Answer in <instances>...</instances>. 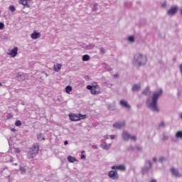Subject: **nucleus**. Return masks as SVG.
<instances>
[{
  "label": "nucleus",
  "mask_w": 182,
  "mask_h": 182,
  "mask_svg": "<svg viewBox=\"0 0 182 182\" xmlns=\"http://www.w3.org/2000/svg\"><path fill=\"white\" fill-rule=\"evenodd\" d=\"M163 95V90L160 89L158 91H155L153 93V95L151 97V99H147L146 100V106L152 110V112H156V113H159L160 112V109L159 108V106H157V102L159 100V97Z\"/></svg>",
  "instance_id": "nucleus-1"
},
{
  "label": "nucleus",
  "mask_w": 182,
  "mask_h": 182,
  "mask_svg": "<svg viewBox=\"0 0 182 182\" xmlns=\"http://www.w3.org/2000/svg\"><path fill=\"white\" fill-rule=\"evenodd\" d=\"M132 63L135 66H143L147 63V57L140 53H136L134 55Z\"/></svg>",
  "instance_id": "nucleus-2"
},
{
  "label": "nucleus",
  "mask_w": 182,
  "mask_h": 182,
  "mask_svg": "<svg viewBox=\"0 0 182 182\" xmlns=\"http://www.w3.org/2000/svg\"><path fill=\"white\" fill-rule=\"evenodd\" d=\"M87 89L90 91L91 95H97L102 93V89L99 85H87Z\"/></svg>",
  "instance_id": "nucleus-3"
},
{
  "label": "nucleus",
  "mask_w": 182,
  "mask_h": 182,
  "mask_svg": "<svg viewBox=\"0 0 182 182\" xmlns=\"http://www.w3.org/2000/svg\"><path fill=\"white\" fill-rule=\"evenodd\" d=\"M38 151H39V144H35L33 147H31L28 154V159H33L36 157L38 154Z\"/></svg>",
  "instance_id": "nucleus-4"
},
{
  "label": "nucleus",
  "mask_w": 182,
  "mask_h": 182,
  "mask_svg": "<svg viewBox=\"0 0 182 182\" xmlns=\"http://www.w3.org/2000/svg\"><path fill=\"white\" fill-rule=\"evenodd\" d=\"M69 117L71 122H79V120H83V119H86V114H70Z\"/></svg>",
  "instance_id": "nucleus-5"
},
{
  "label": "nucleus",
  "mask_w": 182,
  "mask_h": 182,
  "mask_svg": "<svg viewBox=\"0 0 182 182\" xmlns=\"http://www.w3.org/2000/svg\"><path fill=\"white\" fill-rule=\"evenodd\" d=\"M122 139L125 141H129V140H132V141H136V140H137V136L134 135L132 136L130 135V134H129V132L124 131L122 133Z\"/></svg>",
  "instance_id": "nucleus-6"
},
{
  "label": "nucleus",
  "mask_w": 182,
  "mask_h": 182,
  "mask_svg": "<svg viewBox=\"0 0 182 182\" xmlns=\"http://www.w3.org/2000/svg\"><path fill=\"white\" fill-rule=\"evenodd\" d=\"M114 179H119V174H117V170L119 171H126V166L124 165H117L114 166Z\"/></svg>",
  "instance_id": "nucleus-7"
},
{
  "label": "nucleus",
  "mask_w": 182,
  "mask_h": 182,
  "mask_svg": "<svg viewBox=\"0 0 182 182\" xmlns=\"http://www.w3.org/2000/svg\"><path fill=\"white\" fill-rule=\"evenodd\" d=\"M153 166V164H151V161H147L145 163V166L142 168L141 173L142 174H146V173H149L150 171V168H151Z\"/></svg>",
  "instance_id": "nucleus-8"
},
{
  "label": "nucleus",
  "mask_w": 182,
  "mask_h": 182,
  "mask_svg": "<svg viewBox=\"0 0 182 182\" xmlns=\"http://www.w3.org/2000/svg\"><path fill=\"white\" fill-rule=\"evenodd\" d=\"M177 11H178V7L174 6L171 7V9H169L167 12V14L170 16H173L177 14Z\"/></svg>",
  "instance_id": "nucleus-9"
},
{
  "label": "nucleus",
  "mask_w": 182,
  "mask_h": 182,
  "mask_svg": "<svg viewBox=\"0 0 182 182\" xmlns=\"http://www.w3.org/2000/svg\"><path fill=\"white\" fill-rule=\"evenodd\" d=\"M126 127V122L124 121L117 122L114 124V127L116 129H123V127Z\"/></svg>",
  "instance_id": "nucleus-10"
},
{
  "label": "nucleus",
  "mask_w": 182,
  "mask_h": 182,
  "mask_svg": "<svg viewBox=\"0 0 182 182\" xmlns=\"http://www.w3.org/2000/svg\"><path fill=\"white\" fill-rule=\"evenodd\" d=\"M8 55L9 56H11V58H15L18 55V48L17 47H14L11 52L8 53Z\"/></svg>",
  "instance_id": "nucleus-11"
},
{
  "label": "nucleus",
  "mask_w": 182,
  "mask_h": 182,
  "mask_svg": "<svg viewBox=\"0 0 182 182\" xmlns=\"http://www.w3.org/2000/svg\"><path fill=\"white\" fill-rule=\"evenodd\" d=\"M119 105L124 107L125 109H130V105H129V102L124 100H122L119 101Z\"/></svg>",
  "instance_id": "nucleus-12"
},
{
  "label": "nucleus",
  "mask_w": 182,
  "mask_h": 182,
  "mask_svg": "<svg viewBox=\"0 0 182 182\" xmlns=\"http://www.w3.org/2000/svg\"><path fill=\"white\" fill-rule=\"evenodd\" d=\"M32 39H38L41 38V33L36 31H33V33L31 35Z\"/></svg>",
  "instance_id": "nucleus-13"
},
{
  "label": "nucleus",
  "mask_w": 182,
  "mask_h": 182,
  "mask_svg": "<svg viewBox=\"0 0 182 182\" xmlns=\"http://www.w3.org/2000/svg\"><path fill=\"white\" fill-rule=\"evenodd\" d=\"M171 171L175 177H180V173H178V171L175 168H171Z\"/></svg>",
  "instance_id": "nucleus-14"
},
{
  "label": "nucleus",
  "mask_w": 182,
  "mask_h": 182,
  "mask_svg": "<svg viewBox=\"0 0 182 182\" xmlns=\"http://www.w3.org/2000/svg\"><path fill=\"white\" fill-rule=\"evenodd\" d=\"M54 70L55 72H60V69H62V65L60 63H58L54 65Z\"/></svg>",
  "instance_id": "nucleus-15"
},
{
  "label": "nucleus",
  "mask_w": 182,
  "mask_h": 182,
  "mask_svg": "<svg viewBox=\"0 0 182 182\" xmlns=\"http://www.w3.org/2000/svg\"><path fill=\"white\" fill-rule=\"evenodd\" d=\"M141 89V87H140V85L135 84L132 86V92H139Z\"/></svg>",
  "instance_id": "nucleus-16"
},
{
  "label": "nucleus",
  "mask_w": 182,
  "mask_h": 182,
  "mask_svg": "<svg viewBox=\"0 0 182 182\" xmlns=\"http://www.w3.org/2000/svg\"><path fill=\"white\" fill-rule=\"evenodd\" d=\"M68 161L69 163H75V161H76V159L72 156H68Z\"/></svg>",
  "instance_id": "nucleus-17"
},
{
  "label": "nucleus",
  "mask_w": 182,
  "mask_h": 182,
  "mask_svg": "<svg viewBox=\"0 0 182 182\" xmlns=\"http://www.w3.org/2000/svg\"><path fill=\"white\" fill-rule=\"evenodd\" d=\"M37 139L39 141H42V140H45V136H43V134H39L38 136H37Z\"/></svg>",
  "instance_id": "nucleus-18"
},
{
  "label": "nucleus",
  "mask_w": 182,
  "mask_h": 182,
  "mask_svg": "<svg viewBox=\"0 0 182 182\" xmlns=\"http://www.w3.org/2000/svg\"><path fill=\"white\" fill-rule=\"evenodd\" d=\"M19 4L20 5H23V6H26V5H28V0H20Z\"/></svg>",
  "instance_id": "nucleus-19"
},
{
  "label": "nucleus",
  "mask_w": 182,
  "mask_h": 182,
  "mask_svg": "<svg viewBox=\"0 0 182 182\" xmlns=\"http://www.w3.org/2000/svg\"><path fill=\"white\" fill-rule=\"evenodd\" d=\"M143 95H145L146 96H149L150 95V90L149 88H146L143 92Z\"/></svg>",
  "instance_id": "nucleus-20"
},
{
  "label": "nucleus",
  "mask_w": 182,
  "mask_h": 182,
  "mask_svg": "<svg viewBox=\"0 0 182 182\" xmlns=\"http://www.w3.org/2000/svg\"><path fill=\"white\" fill-rule=\"evenodd\" d=\"M90 59V56H89V55H85L82 56V60L84 62H87V60H89Z\"/></svg>",
  "instance_id": "nucleus-21"
},
{
  "label": "nucleus",
  "mask_w": 182,
  "mask_h": 182,
  "mask_svg": "<svg viewBox=\"0 0 182 182\" xmlns=\"http://www.w3.org/2000/svg\"><path fill=\"white\" fill-rule=\"evenodd\" d=\"M176 137H177V139H182V132L178 131V132H176Z\"/></svg>",
  "instance_id": "nucleus-22"
},
{
  "label": "nucleus",
  "mask_w": 182,
  "mask_h": 182,
  "mask_svg": "<svg viewBox=\"0 0 182 182\" xmlns=\"http://www.w3.org/2000/svg\"><path fill=\"white\" fill-rule=\"evenodd\" d=\"M128 41L129 42H130L131 43H134L135 39H134V36H131L128 38Z\"/></svg>",
  "instance_id": "nucleus-23"
},
{
  "label": "nucleus",
  "mask_w": 182,
  "mask_h": 182,
  "mask_svg": "<svg viewBox=\"0 0 182 182\" xmlns=\"http://www.w3.org/2000/svg\"><path fill=\"white\" fill-rule=\"evenodd\" d=\"M108 176L110 178H113L114 177V171H109V173H108Z\"/></svg>",
  "instance_id": "nucleus-24"
},
{
  "label": "nucleus",
  "mask_w": 182,
  "mask_h": 182,
  "mask_svg": "<svg viewBox=\"0 0 182 182\" xmlns=\"http://www.w3.org/2000/svg\"><path fill=\"white\" fill-rule=\"evenodd\" d=\"M65 92L66 93H70V92H72V87L70 86H67L65 87Z\"/></svg>",
  "instance_id": "nucleus-25"
},
{
  "label": "nucleus",
  "mask_w": 182,
  "mask_h": 182,
  "mask_svg": "<svg viewBox=\"0 0 182 182\" xmlns=\"http://www.w3.org/2000/svg\"><path fill=\"white\" fill-rule=\"evenodd\" d=\"M19 170H20L21 173H22L26 172V168H25V167H23V166H20Z\"/></svg>",
  "instance_id": "nucleus-26"
},
{
  "label": "nucleus",
  "mask_w": 182,
  "mask_h": 182,
  "mask_svg": "<svg viewBox=\"0 0 182 182\" xmlns=\"http://www.w3.org/2000/svg\"><path fill=\"white\" fill-rule=\"evenodd\" d=\"M15 125L19 127L20 126H22V122L20 120L16 121Z\"/></svg>",
  "instance_id": "nucleus-27"
},
{
  "label": "nucleus",
  "mask_w": 182,
  "mask_h": 182,
  "mask_svg": "<svg viewBox=\"0 0 182 182\" xmlns=\"http://www.w3.org/2000/svg\"><path fill=\"white\" fill-rule=\"evenodd\" d=\"M159 127H166V124L164 123V121H161V123L159 124Z\"/></svg>",
  "instance_id": "nucleus-28"
},
{
  "label": "nucleus",
  "mask_w": 182,
  "mask_h": 182,
  "mask_svg": "<svg viewBox=\"0 0 182 182\" xmlns=\"http://www.w3.org/2000/svg\"><path fill=\"white\" fill-rule=\"evenodd\" d=\"M9 9H10V11H11V12H15V11H16L15 6H10Z\"/></svg>",
  "instance_id": "nucleus-29"
},
{
  "label": "nucleus",
  "mask_w": 182,
  "mask_h": 182,
  "mask_svg": "<svg viewBox=\"0 0 182 182\" xmlns=\"http://www.w3.org/2000/svg\"><path fill=\"white\" fill-rule=\"evenodd\" d=\"M160 163H163V161H166V158L164 156H161L159 158Z\"/></svg>",
  "instance_id": "nucleus-30"
},
{
  "label": "nucleus",
  "mask_w": 182,
  "mask_h": 182,
  "mask_svg": "<svg viewBox=\"0 0 182 182\" xmlns=\"http://www.w3.org/2000/svg\"><path fill=\"white\" fill-rule=\"evenodd\" d=\"M133 150H134V147H133V146H130L129 147H128L129 151H133Z\"/></svg>",
  "instance_id": "nucleus-31"
},
{
  "label": "nucleus",
  "mask_w": 182,
  "mask_h": 182,
  "mask_svg": "<svg viewBox=\"0 0 182 182\" xmlns=\"http://www.w3.org/2000/svg\"><path fill=\"white\" fill-rule=\"evenodd\" d=\"M100 53H101V55H103V54L105 53V48H100Z\"/></svg>",
  "instance_id": "nucleus-32"
},
{
  "label": "nucleus",
  "mask_w": 182,
  "mask_h": 182,
  "mask_svg": "<svg viewBox=\"0 0 182 182\" xmlns=\"http://www.w3.org/2000/svg\"><path fill=\"white\" fill-rule=\"evenodd\" d=\"M92 11H97V4H95L93 8H92Z\"/></svg>",
  "instance_id": "nucleus-33"
},
{
  "label": "nucleus",
  "mask_w": 182,
  "mask_h": 182,
  "mask_svg": "<svg viewBox=\"0 0 182 182\" xmlns=\"http://www.w3.org/2000/svg\"><path fill=\"white\" fill-rule=\"evenodd\" d=\"M163 139H164V140H168V136L166 134H164L163 135Z\"/></svg>",
  "instance_id": "nucleus-34"
},
{
  "label": "nucleus",
  "mask_w": 182,
  "mask_h": 182,
  "mask_svg": "<svg viewBox=\"0 0 182 182\" xmlns=\"http://www.w3.org/2000/svg\"><path fill=\"white\" fill-rule=\"evenodd\" d=\"M4 28H5L4 23H0V29H3Z\"/></svg>",
  "instance_id": "nucleus-35"
},
{
  "label": "nucleus",
  "mask_w": 182,
  "mask_h": 182,
  "mask_svg": "<svg viewBox=\"0 0 182 182\" xmlns=\"http://www.w3.org/2000/svg\"><path fill=\"white\" fill-rule=\"evenodd\" d=\"M12 117H14V115H12L11 114H8L7 119H12Z\"/></svg>",
  "instance_id": "nucleus-36"
},
{
  "label": "nucleus",
  "mask_w": 182,
  "mask_h": 182,
  "mask_svg": "<svg viewBox=\"0 0 182 182\" xmlns=\"http://www.w3.org/2000/svg\"><path fill=\"white\" fill-rule=\"evenodd\" d=\"M135 149H137L138 151H141V148L140 146H136Z\"/></svg>",
  "instance_id": "nucleus-37"
},
{
  "label": "nucleus",
  "mask_w": 182,
  "mask_h": 182,
  "mask_svg": "<svg viewBox=\"0 0 182 182\" xmlns=\"http://www.w3.org/2000/svg\"><path fill=\"white\" fill-rule=\"evenodd\" d=\"M166 6H167V4H166V3H164V4H162V7H163V8H166Z\"/></svg>",
  "instance_id": "nucleus-38"
},
{
  "label": "nucleus",
  "mask_w": 182,
  "mask_h": 182,
  "mask_svg": "<svg viewBox=\"0 0 182 182\" xmlns=\"http://www.w3.org/2000/svg\"><path fill=\"white\" fill-rule=\"evenodd\" d=\"M81 159H86V156L84 154L81 155Z\"/></svg>",
  "instance_id": "nucleus-39"
},
{
  "label": "nucleus",
  "mask_w": 182,
  "mask_h": 182,
  "mask_svg": "<svg viewBox=\"0 0 182 182\" xmlns=\"http://www.w3.org/2000/svg\"><path fill=\"white\" fill-rule=\"evenodd\" d=\"M68 143H69V142H68V141H64L65 146H66L67 144H68Z\"/></svg>",
  "instance_id": "nucleus-40"
},
{
  "label": "nucleus",
  "mask_w": 182,
  "mask_h": 182,
  "mask_svg": "<svg viewBox=\"0 0 182 182\" xmlns=\"http://www.w3.org/2000/svg\"><path fill=\"white\" fill-rule=\"evenodd\" d=\"M153 161H154V162L157 161V159L156 158H153Z\"/></svg>",
  "instance_id": "nucleus-41"
},
{
  "label": "nucleus",
  "mask_w": 182,
  "mask_h": 182,
  "mask_svg": "<svg viewBox=\"0 0 182 182\" xmlns=\"http://www.w3.org/2000/svg\"><path fill=\"white\" fill-rule=\"evenodd\" d=\"M114 77H119V74L118 73L115 74Z\"/></svg>",
  "instance_id": "nucleus-42"
},
{
  "label": "nucleus",
  "mask_w": 182,
  "mask_h": 182,
  "mask_svg": "<svg viewBox=\"0 0 182 182\" xmlns=\"http://www.w3.org/2000/svg\"><path fill=\"white\" fill-rule=\"evenodd\" d=\"M150 182H157V181H156L155 179H153V180L151 181Z\"/></svg>",
  "instance_id": "nucleus-43"
},
{
  "label": "nucleus",
  "mask_w": 182,
  "mask_h": 182,
  "mask_svg": "<svg viewBox=\"0 0 182 182\" xmlns=\"http://www.w3.org/2000/svg\"><path fill=\"white\" fill-rule=\"evenodd\" d=\"M17 153H20L21 152V151L19 150V149H17Z\"/></svg>",
  "instance_id": "nucleus-44"
},
{
  "label": "nucleus",
  "mask_w": 182,
  "mask_h": 182,
  "mask_svg": "<svg viewBox=\"0 0 182 182\" xmlns=\"http://www.w3.org/2000/svg\"><path fill=\"white\" fill-rule=\"evenodd\" d=\"M112 169L114 170V166H112Z\"/></svg>",
  "instance_id": "nucleus-45"
},
{
  "label": "nucleus",
  "mask_w": 182,
  "mask_h": 182,
  "mask_svg": "<svg viewBox=\"0 0 182 182\" xmlns=\"http://www.w3.org/2000/svg\"><path fill=\"white\" fill-rule=\"evenodd\" d=\"M11 132H15V129H11Z\"/></svg>",
  "instance_id": "nucleus-46"
},
{
  "label": "nucleus",
  "mask_w": 182,
  "mask_h": 182,
  "mask_svg": "<svg viewBox=\"0 0 182 182\" xmlns=\"http://www.w3.org/2000/svg\"><path fill=\"white\" fill-rule=\"evenodd\" d=\"M0 86H2V83L0 82Z\"/></svg>",
  "instance_id": "nucleus-47"
}]
</instances>
